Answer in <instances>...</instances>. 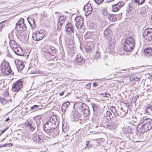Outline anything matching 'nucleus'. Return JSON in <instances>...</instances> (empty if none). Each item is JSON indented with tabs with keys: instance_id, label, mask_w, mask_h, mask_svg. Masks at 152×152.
<instances>
[{
	"instance_id": "nucleus-1",
	"label": "nucleus",
	"mask_w": 152,
	"mask_h": 152,
	"mask_svg": "<svg viewBox=\"0 0 152 152\" xmlns=\"http://www.w3.org/2000/svg\"><path fill=\"white\" fill-rule=\"evenodd\" d=\"M57 116L56 115H52L50 118V120L48 121L44 125L43 127L45 131L48 133L53 132V130L58 126L59 124V121L57 119ZM56 134L53 135V132L52 136L54 137L58 134V131L56 130H55L54 132Z\"/></svg>"
},
{
	"instance_id": "nucleus-2",
	"label": "nucleus",
	"mask_w": 152,
	"mask_h": 152,
	"mask_svg": "<svg viewBox=\"0 0 152 152\" xmlns=\"http://www.w3.org/2000/svg\"><path fill=\"white\" fill-rule=\"evenodd\" d=\"M152 128V120L149 118H145L137 127V130L140 133H143Z\"/></svg>"
},
{
	"instance_id": "nucleus-3",
	"label": "nucleus",
	"mask_w": 152,
	"mask_h": 152,
	"mask_svg": "<svg viewBox=\"0 0 152 152\" xmlns=\"http://www.w3.org/2000/svg\"><path fill=\"white\" fill-rule=\"evenodd\" d=\"M76 109L81 115H83L85 116L89 115L90 111L89 107L86 104L82 102H77L75 104Z\"/></svg>"
},
{
	"instance_id": "nucleus-4",
	"label": "nucleus",
	"mask_w": 152,
	"mask_h": 152,
	"mask_svg": "<svg viewBox=\"0 0 152 152\" xmlns=\"http://www.w3.org/2000/svg\"><path fill=\"white\" fill-rule=\"evenodd\" d=\"M135 45L134 39L131 37H127L124 42V50L127 52L131 51L134 48Z\"/></svg>"
},
{
	"instance_id": "nucleus-5",
	"label": "nucleus",
	"mask_w": 152,
	"mask_h": 152,
	"mask_svg": "<svg viewBox=\"0 0 152 152\" xmlns=\"http://www.w3.org/2000/svg\"><path fill=\"white\" fill-rule=\"evenodd\" d=\"M0 69L2 73L8 75L12 72L9 64L7 62L4 61L2 63L0 66Z\"/></svg>"
},
{
	"instance_id": "nucleus-6",
	"label": "nucleus",
	"mask_w": 152,
	"mask_h": 152,
	"mask_svg": "<svg viewBox=\"0 0 152 152\" xmlns=\"http://www.w3.org/2000/svg\"><path fill=\"white\" fill-rule=\"evenodd\" d=\"M23 19H21L16 24L15 29L19 32L21 33L23 32L26 29V27L24 22Z\"/></svg>"
},
{
	"instance_id": "nucleus-7",
	"label": "nucleus",
	"mask_w": 152,
	"mask_h": 152,
	"mask_svg": "<svg viewBox=\"0 0 152 152\" xmlns=\"http://www.w3.org/2000/svg\"><path fill=\"white\" fill-rule=\"evenodd\" d=\"M143 36L146 41L152 42V28H148L145 29Z\"/></svg>"
},
{
	"instance_id": "nucleus-8",
	"label": "nucleus",
	"mask_w": 152,
	"mask_h": 152,
	"mask_svg": "<svg viewBox=\"0 0 152 152\" xmlns=\"http://www.w3.org/2000/svg\"><path fill=\"white\" fill-rule=\"evenodd\" d=\"M23 82L20 80L15 82L12 85V90L14 92H18L23 88Z\"/></svg>"
},
{
	"instance_id": "nucleus-9",
	"label": "nucleus",
	"mask_w": 152,
	"mask_h": 152,
	"mask_svg": "<svg viewBox=\"0 0 152 152\" xmlns=\"http://www.w3.org/2000/svg\"><path fill=\"white\" fill-rule=\"evenodd\" d=\"M75 21L76 22V27L78 28H81L84 24V18L81 16H77L75 18Z\"/></svg>"
},
{
	"instance_id": "nucleus-10",
	"label": "nucleus",
	"mask_w": 152,
	"mask_h": 152,
	"mask_svg": "<svg viewBox=\"0 0 152 152\" xmlns=\"http://www.w3.org/2000/svg\"><path fill=\"white\" fill-rule=\"evenodd\" d=\"M65 31L67 34L72 35L74 32V26L71 23H68L65 26Z\"/></svg>"
},
{
	"instance_id": "nucleus-11",
	"label": "nucleus",
	"mask_w": 152,
	"mask_h": 152,
	"mask_svg": "<svg viewBox=\"0 0 152 152\" xmlns=\"http://www.w3.org/2000/svg\"><path fill=\"white\" fill-rule=\"evenodd\" d=\"M32 37L34 40H40L44 37L43 33L42 31H37L33 34Z\"/></svg>"
},
{
	"instance_id": "nucleus-12",
	"label": "nucleus",
	"mask_w": 152,
	"mask_h": 152,
	"mask_svg": "<svg viewBox=\"0 0 152 152\" xmlns=\"http://www.w3.org/2000/svg\"><path fill=\"white\" fill-rule=\"evenodd\" d=\"M117 126V123L112 121L111 120L107 122L106 121L105 124V127L107 129L113 130L115 129Z\"/></svg>"
},
{
	"instance_id": "nucleus-13",
	"label": "nucleus",
	"mask_w": 152,
	"mask_h": 152,
	"mask_svg": "<svg viewBox=\"0 0 152 152\" xmlns=\"http://www.w3.org/2000/svg\"><path fill=\"white\" fill-rule=\"evenodd\" d=\"M33 139L35 143L37 144L42 143L43 140V137L41 135H39L36 133L33 134Z\"/></svg>"
},
{
	"instance_id": "nucleus-14",
	"label": "nucleus",
	"mask_w": 152,
	"mask_h": 152,
	"mask_svg": "<svg viewBox=\"0 0 152 152\" xmlns=\"http://www.w3.org/2000/svg\"><path fill=\"white\" fill-rule=\"evenodd\" d=\"M35 121L34 120H28L25 123V125L26 126L28 127L31 130H34L36 127V124H35Z\"/></svg>"
},
{
	"instance_id": "nucleus-15",
	"label": "nucleus",
	"mask_w": 152,
	"mask_h": 152,
	"mask_svg": "<svg viewBox=\"0 0 152 152\" xmlns=\"http://www.w3.org/2000/svg\"><path fill=\"white\" fill-rule=\"evenodd\" d=\"M125 4V2L122 1H120L116 4L113 5V12L118 11L119 9L123 7Z\"/></svg>"
},
{
	"instance_id": "nucleus-16",
	"label": "nucleus",
	"mask_w": 152,
	"mask_h": 152,
	"mask_svg": "<svg viewBox=\"0 0 152 152\" xmlns=\"http://www.w3.org/2000/svg\"><path fill=\"white\" fill-rule=\"evenodd\" d=\"M121 14H118V15H114L113 14H109V15L107 18L109 19L110 20L113 22L115 21L117 18L118 16L120 17V18H118V19H119L121 17Z\"/></svg>"
},
{
	"instance_id": "nucleus-17",
	"label": "nucleus",
	"mask_w": 152,
	"mask_h": 152,
	"mask_svg": "<svg viewBox=\"0 0 152 152\" xmlns=\"http://www.w3.org/2000/svg\"><path fill=\"white\" fill-rule=\"evenodd\" d=\"M13 51L16 55L18 56H22L24 54L23 50L20 46H18L17 48H15Z\"/></svg>"
},
{
	"instance_id": "nucleus-18",
	"label": "nucleus",
	"mask_w": 152,
	"mask_h": 152,
	"mask_svg": "<svg viewBox=\"0 0 152 152\" xmlns=\"http://www.w3.org/2000/svg\"><path fill=\"white\" fill-rule=\"evenodd\" d=\"M83 10L86 12L88 13V14H90L92 11V8L91 7L90 4H86L84 7Z\"/></svg>"
},
{
	"instance_id": "nucleus-19",
	"label": "nucleus",
	"mask_w": 152,
	"mask_h": 152,
	"mask_svg": "<svg viewBox=\"0 0 152 152\" xmlns=\"http://www.w3.org/2000/svg\"><path fill=\"white\" fill-rule=\"evenodd\" d=\"M111 32V30L109 28H107L104 32V38L110 39Z\"/></svg>"
},
{
	"instance_id": "nucleus-20",
	"label": "nucleus",
	"mask_w": 152,
	"mask_h": 152,
	"mask_svg": "<svg viewBox=\"0 0 152 152\" xmlns=\"http://www.w3.org/2000/svg\"><path fill=\"white\" fill-rule=\"evenodd\" d=\"M118 115V114H115V116L112 117V118L110 120L113 121V122H116L117 126H118V122L120 121V118H121V117Z\"/></svg>"
},
{
	"instance_id": "nucleus-21",
	"label": "nucleus",
	"mask_w": 152,
	"mask_h": 152,
	"mask_svg": "<svg viewBox=\"0 0 152 152\" xmlns=\"http://www.w3.org/2000/svg\"><path fill=\"white\" fill-rule=\"evenodd\" d=\"M83 61V58L81 57L80 54H79L76 56L75 60V62L76 63L78 64L79 65H81V63Z\"/></svg>"
},
{
	"instance_id": "nucleus-22",
	"label": "nucleus",
	"mask_w": 152,
	"mask_h": 152,
	"mask_svg": "<svg viewBox=\"0 0 152 152\" xmlns=\"http://www.w3.org/2000/svg\"><path fill=\"white\" fill-rule=\"evenodd\" d=\"M114 48V45L109 43L108 46L106 48V51L108 53H111L113 50Z\"/></svg>"
},
{
	"instance_id": "nucleus-23",
	"label": "nucleus",
	"mask_w": 152,
	"mask_h": 152,
	"mask_svg": "<svg viewBox=\"0 0 152 152\" xmlns=\"http://www.w3.org/2000/svg\"><path fill=\"white\" fill-rule=\"evenodd\" d=\"M144 52L145 55L152 56V48H146L144 50Z\"/></svg>"
},
{
	"instance_id": "nucleus-24",
	"label": "nucleus",
	"mask_w": 152,
	"mask_h": 152,
	"mask_svg": "<svg viewBox=\"0 0 152 152\" xmlns=\"http://www.w3.org/2000/svg\"><path fill=\"white\" fill-rule=\"evenodd\" d=\"M65 18L62 16H60L59 18L58 23V26H60V27H61V26L63 25V23L65 21Z\"/></svg>"
},
{
	"instance_id": "nucleus-25",
	"label": "nucleus",
	"mask_w": 152,
	"mask_h": 152,
	"mask_svg": "<svg viewBox=\"0 0 152 152\" xmlns=\"http://www.w3.org/2000/svg\"><path fill=\"white\" fill-rule=\"evenodd\" d=\"M94 32H93L87 31L84 34V37L86 39H90L93 35Z\"/></svg>"
},
{
	"instance_id": "nucleus-26",
	"label": "nucleus",
	"mask_w": 152,
	"mask_h": 152,
	"mask_svg": "<svg viewBox=\"0 0 152 152\" xmlns=\"http://www.w3.org/2000/svg\"><path fill=\"white\" fill-rule=\"evenodd\" d=\"M45 50L44 51L47 53H49L52 56H54V53L53 52V51H52L50 47L48 46H46L45 48Z\"/></svg>"
},
{
	"instance_id": "nucleus-27",
	"label": "nucleus",
	"mask_w": 152,
	"mask_h": 152,
	"mask_svg": "<svg viewBox=\"0 0 152 152\" xmlns=\"http://www.w3.org/2000/svg\"><path fill=\"white\" fill-rule=\"evenodd\" d=\"M70 104V102H67L64 103L62 106V110L63 112H65L68 108V105Z\"/></svg>"
},
{
	"instance_id": "nucleus-28",
	"label": "nucleus",
	"mask_w": 152,
	"mask_h": 152,
	"mask_svg": "<svg viewBox=\"0 0 152 152\" xmlns=\"http://www.w3.org/2000/svg\"><path fill=\"white\" fill-rule=\"evenodd\" d=\"M24 65L23 62H19L17 65L18 70V71H21L24 67Z\"/></svg>"
},
{
	"instance_id": "nucleus-29",
	"label": "nucleus",
	"mask_w": 152,
	"mask_h": 152,
	"mask_svg": "<svg viewBox=\"0 0 152 152\" xmlns=\"http://www.w3.org/2000/svg\"><path fill=\"white\" fill-rule=\"evenodd\" d=\"M81 114V113L78 112V111L76 110L73 114V118L75 119L78 118L80 117Z\"/></svg>"
},
{
	"instance_id": "nucleus-30",
	"label": "nucleus",
	"mask_w": 152,
	"mask_h": 152,
	"mask_svg": "<svg viewBox=\"0 0 152 152\" xmlns=\"http://www.w3.org/2000/svg\"><path fill=\"white\" fill-rule=\"evenodd\" d=\"M11 99H8L7 100V99L3 98H0V101L1 103L3 104H5L7 103H8L12 101Z\"/></svg>"
},
{
	"instance_id": "nucleus-31",
	"label": "nucleus",
	"mask_w": 152,
	"mask_h": 152,
	"mask_svg": "<svg viewBox=\"0 0 152 152\" xmlns=\"http://www.w3.org/2000/svg\"><path fill=\"white\" fill-rule=\"evenodd\" d=\"M146 112L149 114L152 113V105H150L146 107Z\"/></svg>"
},
{
	"instance_id": "nucleus-32",
	"label": "nucleus",
	"mask_w": 152,
	"mask_h": 152,
	"mask_svg": "<svg viewBox=\"0 0 152 152\" xmlns=\"http://www.w3.org/2000/svg\"><path fill=\"white\" fill-rule=\"evenodd\" d=\"M105 116L106 117H109L110 120L113 117L111 112L109 110L107 111L105 113Z\"/></svg>"
},
{
	"instance_id": "nucleus-33",
	"label": "nucleus",
	"mask_w": 152,
	"mask_h": 152,
	"mask_svg": "<svg viewBox=\"0 0 152 152\" xmlns=\"http://www.w3.org/2000/svg\"><path fill=\"white\" fill-rule=\"evenodd\" d=\"M102 14L104 16H105L106 18H107L108 17L109 14L107 12L106 9H103L102 10Z\"/></svg>"
},
{
	"instance_id": "nucleus-34",
	"label": "nucleus",
	"mask_w": 152,
	"mask_h": 152,
	"mask_svg": "<svg viewBox=\"0 0 152 152\" xmlns=\"http://www.w3.org/2000/svg\"><path fill=\"white\" fill-rule=\"evenodd\" d=\"M16 42L14 40H10V45L11 48H13V45H15L16 44Z\"/></svg>"
},
{
	"instance_id": "nucleus-35",
	"label": "nucleus",
	"mask_w": 152,
	"mask_h": 152,
	"mask_svg": "<svg viewBox=\"0 0 152 152\" xmlns=\"http://www.w3.org/2000/svg\"><path fill=\"white\" fill-rule=\"evenodd\" d=\"M134 1L138 4L139 5L142 4L144 2L145 0H134Z\"/></svg>"
},
{
	"instance_id": "nucleus-36",
	"label": "nucleus",
	"mask_w": 152,
	"mask_h": 152,
	"mask_svg": "<svg viewBox=\"0 0 152 152\" xmlns=\"http://www.w3.org/2000/svg\"><path fill=\"white\" fill-rule=\"evenodd\" d=\"M111 111L114 114H115V113H116V114H117V113H116L117 112V110L115 109V107H112L111 108Z\"/></svg>"
},
{
	"instance_id": "nucleus-37",
	"label": "nucleus",
	"mask_w": 152,
	"mask_h": 152,
	"mask_svg": "<svg viewBox=\"0 0 152 152\" xmlns=\"http://www.w3.org/2000/svg\"><path fill=\"white\" fill-rule=\"evenodd\" d=\"M104 0H94L95 2L97 4H99L103 2Z\"/></svg>"
},
{
	"instance_id": "nucleus-38",
	"label": "nucleus",
	"mask_w": 152,
	"mask_h": 152,
	"mask_svg": "<svg viewBox=\"0 0 152 152\" xmlns=\"http://www.w3.org/2000/svg\"><path fill=\"white\" fill-rule=\"evenodd\" d=\"M39 106V105H35L33 106H32L31 107V110H34L35 109L37 108Z\"/></svg>"
},
{
	"instance_id": "nucleus-39",
	"label": "nucleus",
	"mask_w": 152,
	"mask_h": 152,
	"mask_svg": "<svg viewBox=\"0 0 152 152\" xmlns=\"http://www.w3.org/2000/svg\"><path fill=\"white\" fill-rule=\"evenodd\" d=\"M92 107L94 111H95L96 110L97 106L95 104H93L92 105Z\"/></svg>"
},
{
	"instance_id": "nucleus-40",
	"label": "nucleus",
	"mask_w": 152,
	"mask_h": 152,
	"mask_svg": "<svg viewBox=\"0 0 152 152\" xmlns=\"http://www.w3.org/2000/svg\"><path fill=\"white\" fill-rule=\"evenodd\" d=\"M103 95H104V96H106V97H109L110 96V95L108 93H105V94H103Z\"/></svg>"
},
{
	"instance_id": "nucleus-41",
	"label": "nucleus",
	"mask_w": 152,
	"mask_h": 152,
	"mask_svg": "<svg viewBox=\"0 0 152 152\" xmlns=\"http://www.w3.org/2000/svg\"><path fill=\"white\" fill-rule=\"evenodd\" d=\"M11 145V146H12V144L11 143H9L7 144H5L3 145V146H0V148H1V147H4L5 146H7L8 145Z\"/></svg>"
},
{
	"instance_id": "nucleus-42",
	"label": "nucleus",
	"mask_w": 152,
	"mask_h": 152,
	"mask_svg": "<svg viewBox=\"0 0 152 152\" xmlns=\"http://www.w3.org/2000/svg\"><path fill=\"white\" fill-rule=\"evenodd\" d=\"M50 48H51L52 51H54V52H53L54 53V56L55 54L56 53V50L55 48L54 47H52L51 48L50 47Z\"/></svg>"
},
{
	"instance_id": "nucleus-43",
	"label": "nucleus",
	"mask_w": 152,
	"mask_h": 152,
	"mask_svg": "<svg viewBox=\"0 0 152 152\" xmlns=\"http://www.w3.org/2000/svg\"><path fill=\"white\" fill-rule=\"evenodd\" d=\"M89 141H87L86 142V148L87 147L88 149H89V148L88 147Z\"/></svg>"
},
{
	"instance_id": "nucleus-44",
	"label": "nucleus",
	"mask_w": 152,
	"mask_h": 152,
	"mask_svg": "<svg viewBox=\"0 0 152 152\" xmlns=\"http://www.w3.org/2000/svg\"><path fill=\"white\" fill-rule=\"evenodd\" d=\"M100 55V53L99 52H96V53L95 54V56L96 58L98 57Z\"/></svg>"
},
{
	"instance_id": "nucleus-45",
	"label": "nucleus",
	"mask_w": 152,
	"mask_h": 152,
	"mask_svg": "<svg viewBox=\"0 0 152 152\" xmlns=\"http://www.w3.org/2000/svg\"><path fill=\"white\" fill-rule=\"evenodd\" d=\"M13 48H11L12 50L14 51V49L15 48H17L18 47V45H17V44L15 45H13Z\"/></svg>"
},
{
	"instance_id": "nucleus-46",
	"label": "nucleus",
	"mask_w": 152,
	"mask_h": 152,
	"mask_svg": "<svg viewBox=\"0 0 152 152\" xmlns=\"http://www.w3.org/2000/svg\"><path fill=\"white\" fill-rule=\"evenodd\" d=\"M132 118H135V120H133V121H134V122H135V123H137V117H135L134 116H132Z\"/></svg>"
},
{
	"instance_id": "nucleus-47",
	"label": "nucleus",
	"mask_w": 152,
	"mask_h": 152,
	"mask_svg": "<svg viewBox=\"0 0 152 152\" xmlns=\"http://www.w3.org/2000/svg\"><path fill=\"white\" fill-rule=\"evenodd\" d=\"M7 128H6L5 129H4L2 131H1V134H0V136L2 134H3L7 130Z\"/></svg>"
},
{
	"instance_id": "nucleus-48",
	"label": "nucleus",
	"mask_w": 152,
	"mask_h": 152,
	"mask_svg": "<svg viewBox=\"0 0 152 152\" xmlns=\"http://www.w3.org/2000/svg\"><path fill=\"white\" fill-rule=\"evenodd\" d=\"M35 73H42V71L40 70L37 71L35 72Z\"/></svg>"
},
{
	"instance_id": "nucleus-49",
	"label": "nucleus",
	"mask_w": 152,
	"mask_h": 152,
	"mask_svg": "<svg viewBox=\"0 0 152 152\" xmlns=\"http://www.w3.org/2000/svg\"><path fill=\"white\" fill-rule=\"evenodd\" d=\"M140 80V79L137 77H135V81H139Z\"/></svg>"
},
{
	"instance_id": "nucleus-50",
	"label": "nucleus",
	"mask_w": 152,
	"mask_h": 152,
	"mask_svg": "<svg viewBox=\"0 0 152 152\" xmlns=\"http://www.w3.org/2000/svg\"><path fill=\"white\" fill-rule=\"evenodd\" d=\"M93 86H94L96 87L98 85H97V84L96 83H93Z\"/></svg>"
},
{
	"instance_id": "nucleus-51",
	"label": "nucleus",
	"mask_w": 152,
	"mask_h": 152,
	"mask_svg": "<svg viewBox=\"0 0 152 152\" xmlns=\"http://www.w3.org/2000/svg\"><path fill=\"white\" fill-rule=\"evenodd\" d=\"M65 92L64 91H63L62 92H60L59 93V94L60 95V96H62V95H63L64 94V93Z\"/></svg>"
},
{
	"instance_id": "nucleus-52",
	"label": "nucleus",
	"mask_w": 152,
	"mask_h": 152,
	"mask_svg": "<svg viewBox=\"0 0 152 152\" xmlns=\"http://www.w3.org/2000/svg\"><path fill=\"white\" fill-rule=\"evenodd\" d=\"M10 120V118L9 117H8L4 121L5 122L8 121Z\"/></svg>"
},
{
	"instance_id": "nucleus-53",
	"label": "nucleus",
	"mask_w": 152,
	"mask_h": 152,
	"mask_svg": "<svg viewBox=\"0 0 152 152\" xmlns=\"http://www.w3.org/2000/svg\"><path fill=\"white\" fill-rule=\"evenodd\" d=\"M114 0H107V2L109 3L114 1Z\"/></svg>"
},
{
	"instance_id": "nucleus-54",
	"label": "nucleus",
	"mask_w": 152,
	"mask_h": 152,
	"mask_svg": "<svg viewBox=\"0 0 152 152\" xmlns=\"http://www.w3.org/2000/svg\"><path fill=\"white\" fill-rule=\"evenodd\" d=\"M63 136H64V137H69L68 135L67 134L66 135H63Z\"/></svg>"
},
{
	"instance_id": "nucleus-55",
	"label": "nucleus",
	"mask_w": 152,
	"mask_h": 152,
	"mask_svg": "<svg viewBox=\"0 0 152 152\" xmlns=\"http://www.w3.org/2000/svg\"><path fill=\"white\" fill-rule=\"evenodd\" d=\"M149 3H150L152 5V0H150V1L149 2Z\"/></svg>"
},
{
	"instance_id": "nucleus-56",
	"label": "nucleus",
	"mask_w": 152,
	"mask_h": 152,
	"mask_svg": "<svg viewBox=\"0 0 152 152\" xmlns=\"http://www.w3.org/2000/svg\"><path fill=\"white\" fill-rule=\"evenodd\" d=\"M126 107H129V106H130V105L128 104H126Z\"/></svg>"
},
{
	"instance_id": "nucleus-57",
	"label": "nucleus",
	"mask_w": 152,
	"mask_h": 152,
	"mask_svg": "<svg viewBox=\"0 0 152 152\" xmlns=\"http://www.w3.org/2000/svg\"><path fill=\"white\" fill-rule=\"evenodd\" d=\"M132 80H135V77H134L132 78Z\"/></svg>"
},
{
	"instance_id": "nucleus-58",
	"label": "nucleus",
	"mask_w": 152,
	"mask_h": 152,
	"mask_svg": "<svg viewBox=\"0 0 152 152\" xmlns=\"http://www.w3.org/2000/svg\"><path fill=\"white\" fill-rule=\"evenodd\" d=\"M2 27H0V31H1L2 29Z\"/></svg>"
},
{
	"instance_id": "nucleus-59",
	"label": "nucleus",
	"mask_w": 152,
	"mask_h": 152,
	"mask_svg": "<svg viewBox=\"0 0 152 152\" xmlns=\"http://www.w3.org/2000/svg\"><path fill=\"white\" fill-rule=\"evenodd\" d=\"M28 22H29V23L30 24V25H31V24L30 22H29V21H28Z\"/></svg>"
},
{
	"instance_id": "nucleus-60",
	"label": "nucleus",
	"mask_w": 152,
	"mask_h": 152,
	"mask_svg": "<svg viewBox=\"0 0 152 152\" xmlns=\"http://www.w3.org/2000/svg\"><path fill=\"white\" fill-rule=\"evenodd\" d=\"M33 23H34V19L33 20Z\"/></svg>"
},
{
	"instance_id": "nucleus-61",
	"label": "nucleus",
	"mask_w": 152,
	"mask_h": 152,
	"mask_svg": "<svg viewBox=\"0 0 152 152\" xmlns=\"http://www.w3.org/2000/svg\"><path fill=\"white\" fill-rule=\"evenodd\" d=\"M95 126L96 128H97V127H98V126L97 125H96V126Z\"/></svg>"
},
{
	"instance_id": "nucleus-62",
	"label": "nucleus",
	"mask_w": 152,
	"mask_h": 152,
	"mask_svg": "<svg viewBox=\"0 0 152 152\" xmlns=\"http://www.w3.org/2000/svg\"><path fill=\"white\" fill-rule=\"evenodd\" d=\"M129 10H130V11L131 10H130V7H129Z\"/></svg>"
},
{
	"instance_id": "nucleus-63",
	"label": "nucleus",
	"mask_w": 152,
	"mask_h": 152,
	"mask_svg": "<svg viewBox=\"0 0 152 152\" xmlns=\"http://www.w3.org/2000/svg\"><path fill=\"white\" fill-rule=\"evenodd\" d=\"M88 147H89V148H91V146H88Z\"/></svg>"
}]
</instances>
